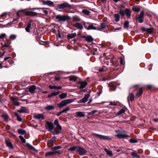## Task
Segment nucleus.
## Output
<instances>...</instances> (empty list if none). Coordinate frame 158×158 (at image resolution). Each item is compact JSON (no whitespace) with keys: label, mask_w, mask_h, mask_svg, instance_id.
I'll return each instance as SVG.
<instances>
[{"label":"nucleus","mask_w":158,"mask_h":158,"mask_svg":"<svg viewBox=\"0 0 158 158\" xmlns=\"http://www.w3.org/2000/svg\"><path fill=\"white\" fill-rule=\"evenodd\" d=\"M73 99H67L63 100L60 102L59 103L57 104V107L59 108H61L68 104L73 102Z\"/></svg>","instance_id":"1"},{"label":"nucleus","mask_w":158,"mask_h":158,"mask_svg":"<svg viewBox=\"0 0 158 158\" xmlns=\"http://www.w3.org/2000/svg\"><path fill=\"white\" fill-rule=\"evenodd\" d=\"M56 19H58L60 21H65L69 20L70 19V17L69 16H66L60 15L56 16Z\"/></svg>","instance_id":"2"},{"label":"nucleus","mask_w":158,"mask_h":158,"mask_svg":"<svg viewBox=\"0 0 158 158\" xmlns=\"http://www.w3.org/2000/svg\"><path fill=\"white\" fill-rule=\"evenodd\" d=\"M26 9L19 10L20 12H24L27 16H34L37 15V13L31 11H25Z\"/></svg>","instance_id":"3"},{"label":"nucleus","mask_w":158,"mask_h":158,"mask_svg":"<svg viewBox=\"0 0 158 158\" xmlns=\"http://www.w3.org/2000/svg\"><path fill=\"white\" fill-rule=\"evenodd\" d=\"M92 135L96 136L97 138L100 139H103L107 140H111L112 139L111 138L107 136L103 135L96 133H94L92 134Z\"/></svg>","instance_id":"4"},{"label":"nucleus","mask_w":158,"mask_h":158,"mask_svg":"<svg viewBox=\"0 0 158 158\" xmlns=\"http://www.w3.org/2000/svg\"><path fill=\"white\" fill-rule=\"evenodd\" d=\"M71 6L69 3L65 2L58 5L57 8L58 9H62L65 8H71Z\"/></svg>","instance_id":"5"},{"label":"nucleus","mask_w":158,"mask_h":158,"mask_svg":"<svg viewBox=\"0 0 158 158\" xmlns=\"http://www.w3.org/2000/svg\"><path fill=\"white\" fill-rule=\"evenodd\" d=\"M125 132L124 131H122L120 133L118 134L115 135V136L118 138H123L127 137H129V136L125 134Z\"/></svg>","instance_id":"6"},{"label":"nucleus","mask_w":158,"mask_h":158,"mask_svg":"<svg viewBox=\"0 0 158 158\" xmlns=\"http://www.w3.org/2000/svg\"><path fill=\"white\" fill-rule=\"evenodd\" d=\"M144 11H141L139 15L136 18V19L139 20V22L141 23L143 22V18L144 17Z\"/></svg>","instance_id":"7"},{"label":"nucleus","mask_w":158,"mask_h":158,"mask_svg":"<svg viewBox=\"0 0 158 158\" xmlns=\"http://www.w3.org/2000/svg\"><path fill=\"white\" fill-rule=\"evenodd\" d=\"M54 125L51 122H47L46 127L47 129L49 131H51L53 129Z\"/></svg>","instance_id":"8"},{"label":"nucleus","mask_w":158,"mask_h":158,"mask_svg":"<svg viewBox=\"0 0 158 158\" xmlns=\"http://www.w3.org/2000/svg\"><path fill=\"white\" fill-rule=\"evenodd\" d=\"M77 151L79 154L82 155H84L87 152L86 151L84 148L79 147L77 149Z\"/></svg>","instance_id":"9"},{"label":"nucleus","mask_w":158,"mask_h":158,"mask_svg":"<svg viewBox=\"0 0 158 158\" xmlns=\"http://www.w3.org/2000/svg\"><path fill=\"white\" fill-rule=\"evenodd\" d=\"M90 96V95L89 94H85L84 98L80 100V102L81 103L86 102Z\"/></svg>","instance_id":"10"},{"label":"nucleus","mask_w":158,"mask_h":158,"mask_svg":"<svg viewBox=\"0 0 158 158\" xmlns=\"http://www.w3.org/2000/svg\"><path fill=\"white\" fill-rule=\"evenodd\" d=\"M33 118L37 119H43L44 117L43 114H35L33 116Z\"/></svg>","instance_id":"11"},{"label":"nucleus","mask_w":158,"mask_h":158,"mask_svg":"<svg viewBox=\"0 0 158 158\" xmlns=\"http://www.w3.org/2000/svg\"><path fill=\"white\" fill-rule=\"evenodd\" d=\"M56 137H54L51 138L48 142V144L49 145L50 147L53 146L54 145V142L55 141Z\"/></svg>","instance_id":"12"},{"label":"nucleus","mask_w":158,"mask_h":158,"mask_svg":"<svg viewBox=\"0 0 158 158\" xmlns=\"http://www.w3.org/2000/svg\"><path fill=\"white\" fill-rule=\"evenodd\" d=\"M79 84L80 85V88L82 89L85 88L87 85V83L86 81H81L79 82Z\"/></svg>","instance_id":"13"},{"label":"nucleus","mask_w":158,"mask_h":158,"mask_svg":"<svg viewBox=\"0 0 158 158\" xmlns=\"http://www.w3.org/2000/svg\"><path fill=\"white\" fill-rule=\"evenodd\" d=\"M153 28H143V31H146L148 33L150 34H151L153 31Z\"/></svg>","instance_id":"14"},{"label":"nucleus","mask_w":158,"mask_h":158,"mask_svg":"<svg viewBox=\"0 0 158 158\" xmlns=\"http://www.w3.org/2000/svg\"><path fill=\"white\" fill-rule=\"evenodd\" d=\"M49 88L50 89H56V90L60 89L61 88V87L60 86H57L55 85H50L49 86Z\"/></svg>","instance_id":"15"},{"label":"nucleus","mask_w":158,"mask_h":158,"mask_svg":"<svg viewBox=\"0 0 158 158\" xmlns=\"http://www.w3.org/2000/svg\"><path fill=\"white\" fill-rule=\"evenodd\" d=\"M126 111V109L125 108H122L120 110L118 111L117 113L116 114V116H118L122 114L123 113H124L125 111Z\"/></svg>","instance_id":"16"},{"label":"nucleus","mask_w":158,"mask_h":158,"mask_svg":"<svg viewBox=\"0 0 158 158\" xmlns=\"http://www.w3.org/2000/svg\"><path fill=\"white\" fill-rule=\"evenodd\" d=\"M17 111L21 113H24L27 112V109L24 107H22L19 110H18Z\"/></svg>","instance_id":"17"},{"label":"nucleus","mask_w":158,"mask_h":158,"mask_svg":"<svg viewBox=\"0 0 158 158\" xmlns=\"http://www.w3.org/2000/svg\"><path fill=\"white\" fill-rule=\"evenodd\" d=\"M55 106L53 105H48L45 107V110L48 111H49L53 109Z\"/></svg>","instance_id":"18"},{"label":"nucleus","mask_w":158,"mask_h":158,"mask_svg":"<svg viewBox=\"0 0 158 158\" xmlns=\"http://www.w3.org/2000/svg\"><path fill=\"white\" fill-rule=\"evenodd\" d=\"M36 89V87L35 85H32L31 86L29 89V91L31 93L34 92L35 90Z\"/></svg>","instance_id":"19"},{"label":"nucleus","mask_w":158,"mask_h":158,"mask_svg":"<svg viewBox=\"0 0 158 158\" xmlns=\"http://www.w3.org/2000/svg\"><path fill=\"white\" fill-rule=\"evenodd\" d=\"M1 116L4 119V121L6 122L8 121L9 116L7 114H2Z\"/></svg>","instance_id":"20"},{"label":"nucleus","mask_w":158,"mask_h":158,"mask_svg":"<svg viewBox=\"0 0 158 158\" xmlns=\"http://www.w3.org/2000/svg\"><path fill=\"white\" fill-rule=\"evenodd\" d=\"M143 88L141 87L140 88L139 90V91L136 94V95L137 97H139L143 94Z\"/></svg>","instance_id":"21"},{"label":"nucleus","mask_w":158,"mask_h":158,"mask_svg":"<svg viewBox=\"0 0 158 158\" xmlns=\"http://www.w3.org/2000/svg\"><path fill=\"white\" fill-rule=\"evenodd\" d=\"M74 26L78 29H82L83 28V26L81 23H75Z\"/></svg>","instance_id":"22"},{"label":"nucleus","mask_w":158,"mask_h":158,"mask_svg":"<svg viewBox=\"0 0 158 158\" xmlns=\"http://www.w3.org/2000/svg\"><path fill=\"white\" fill-rule=\"evenodd\" d=\"M134 98V95L133 94H130L129 96L127 97L128 100H129L131 101H132Z\"/></svg>","instance_id":"23"},{"label":"nucleus","mask_w":158,"mask_h":158,"mask_svg":"<svg viewBox=\"0 0 158 158\" xmlns=\"http://www.w3.org/2000/svg\"><path fill=\"white\" fill-rule=\"evenodd\" d=\"M131 155L133 158H140V156L135 152H132Z\"/></svg>","instance_id":"24"},{"label":"nucleus","mask_w":158,"mask_h":158,"mask_svg":"<svg viewBox=\"0 0 158 158\" xmlns=\"http://www.w3.org/2000/svg\"><path fill=\"white\" fill-rule=\"evenodd\" d=\"M76 36V35L75 33H72L71 34H68L67 35V37L69 39H72Z\"/></svg>","instance_id":"25"},{"label":"nucleus","mask_w":158,"mask_h":158,"mask_svg":"<svg viewBox=\"0 0 158 158\" xmlns=\"http://www.w3.org/2000/svg\"><path fill=\"white\" fill-rule=\"evenodd\" d=\"M76 114L78 117H82L85 116V114L83 112L78 111L76 113Z\"/></svg>","instance_id":"26"},{"label":"nucleus","mask_w":158,"mask_h":158,"mask_svg":"<svg viewBox=\"0 0 158 158\" xmlns=\"http://www.w3.org/2000/svg\"><path fill=\"white\" fill-rule=\"evenodd\" d=\"M85 39L87 41L89 42H91L94 40L93 38L90 35L87 36L85 38Z\"/></svg>","instance_id":"27"},{"label":"nucleus","mask_w":158,"mask_h":158,"mask_svg":"<svg viewBox=\"0 0 158 158\" xmlns=\"http://www.w3.org/2000/svg\"><path fill=\"white\" fill-rule=\"evenodd\" d=\"M87 30H96V28L92 24H90L89 26L86 28Z\"/></svg>","instance_id":"28"},{"label":"nucleus","mask_w":158,"mask_h":158,"mask_svg":"<svg viewBox=\"0 0 158 158\" xmlns=\"http://www.w3.org/2000/svg\"><path fill=\"white\" fill-rule=\"evenodd\" d=\"M77 77L75 76H69V79L70 81L75 82L77 80Z\"/></svg>","instance_id":"29"},{"label":"nucleus","mask_w":158,"mask_h":158,"mask_svg":"<svg viewBox=\"0 0 158 158\" xmlns=\"http://www.w3.org/2000/svg\"><path fill=\"white\" fill-rule=\"evenodd\" d=\"M104 150L108 155L110 156H113V153L111 151L108 150L106 148H105Z\"/></svg>","instance_id":"30"},{"label":"nucleus","mask_w":158,"mask_h":158,"mask_svg":"<svg viewBox=\"0 0 158 158\" xmlns=\"http://www.w3.org/2000/svg\"><path fill=\"white\" fill-rule=\"evenodd\" d=\"M18 132L20 134L24 135L26 132V131L24 130L21 129H19L18 130Z\"/></svg>","instance_id":"31"},{"label":"nucleus","mask_w":158,"mask_h":158,"mask_svg":"<svg viewBox=\"0 0 158 158\" xmlns=\"http://www.w3.org/2000/svg\"><path fill=\"white\" fill-rule=\"evenodd\" d=\"M114 17L115 18V20L116 22H118L119 21L120 17L118 14H115L114 15Z\"/></svg>","instance_id":"32"},{"label":"nucleus","mask_w":158,"mask_h":158,"mask_svg":"<svg viewBox=\"0 0 158 158\" xmlns=\"http://www.w3.org/2000/svg\"><path fill=\"white\" fill-rule=\"evenodd\" d=\"M125 13L128 17H130L131 15V13L130 10L127 8L125 10Z\"/></svg>","instance_id":"33"},{"label":"nucleus","mask_w":158,"mask_h":158,"mask_svg":"<svg viewBox=\"0 0 158 158\" xmlns=\"http://www.w3.org/2000/svg\"><path fill=\"white\" fill-rule=\"evenodd\" d=\"M73 19L74 21H80L81 19L77 16H74L73 17Z\"/></svg>","instance_id":"34"},{"label":"nucleus","mask_w":158,"mask_h":158,"mask_svg":"<svg viewBox=\"0 0 158 158\" xmlns=\"http://www.w3.org/2000/svg\"><path fill=\"white\" fill-rule=\"evenodd\" d=\"M6 145L10 148L13 149V145L11 142L9 141L6 142Z\"/></svg>","instance_id":"35"},{"label":"nucleus","mask_w":158,"mask_h":158,"mask_svg":"<svg viewBox=\"0 0 158 158\" xmlns=\"http://www.w3.org/2000/svg\"><path fill=\"white\" fill-rule=\"evenodd\" d=\"M31 26V24L30 23H29L27 24V27L25 28L27 32H30V28Z\"/></svg>","instance_id":"36"},{"label":"nucleus","mask_w":158,"mask_h":158,"mask_svg":"<svg viewBox=\"0 0 158 158\" xmlns=\"http://www.w3.org/2000/svg\"><path fill=\"white\" fill-rule=\"evenodd\" d=\"M56 153V152H53V151H51V152H46L45 154V155L46 156H48L49 155H52Z\"/></svg>","instance_id":"37"},{"label":"nucleus","mask_w":158,"mask_h":158,"mask_svg":"<svg viewBox=\"0 0 158 158\" xmlns=\"http://www.w3.org/2000/svg\"><path fill=\"white\" fill-rule=\"evenodd\" d=\"M82 12L84 14L88 15L90 14V12L89 11L86 10H82Z\"/></svg>","instance_id":"38"},{"label":"nucleus","mask_w":158,"mask_h":158,"mask_svg":"<svg viewBox=\"0 0 158 158\" xmlns=\"http://www.w3.org/2000/svg\"><path fill=\"white\" fill-rule=\"evenodd\" d=\"M67 94L63 93L59 95V97L61 99H63L65 98L67 96Z\"/></svg>","instance_id":"39"},{"label":"nucleus","mask_w":158,"mask_h":158,"mask_svg":"<svg viewBox=\"0 0 158 158\" xmlns=\"http://www.w3.org/2000/svg\"><path fill=\"white\" fill-rule=\"evenodd\" d=\"M132 10L133 11L136 12H139L140 10V9L139 8L136 7L135 6L132 8Z\"/></svg>","instance_id":"40"},{"label":"nucleus","mask_w":158,"mask_h":158,"mask_svg":"<svg viewBox=\"0 0 158 158\" xmlns=\"http://www.w3.org/2000/svg\"><path fill=\"white\" fill-rule=\"evenodd\" d=\"M129 22L128 21H126L124 23V26L125 28H128L129 27Z\"/></svg>","instance_id":"41"},{"label":"nucleus","mask_w":158,"mask_h":158,"mask_svg":"<svg viewBox=\"0 0 158 158\" xmlns=\"http://www.w3.org/2000/svg\"><path fill=\"white\" fill-rule=\"evenodd\" d=\"M129 142L131 143H136L138 142V141L134 139H130Z\"/></svg>","instance_id":"42"},{"label":"nucleus","mask_w":158,"mask_h":158,"mask_svg":"<svg viewBox=\"0 0 158 158\" xmlns=\"http://www.w3.org/2000/svg\"><path fill=\"white\" fill-rule=\"evenodd\" d=\"M45 4L49 6H53L54 5L53 2L51 1H46Z\"/></svg>","instance_id":"43"},{"label":"nucleus","mask_w":158,"mask_h":158,"mask_svg":"<svg viewBox=\"0 0 158 158\" xmlns=\"http://www.w3.org/2000/svg\"><path fill=\"white\" fill-rule=\"evenodd\" d=\"M60 92L59 91H57V92H52L51 93V94L52 96H54L56 95H58L60 94Z\"/></svg>","instance_id":"44"},{"label":"nucleus","mask_w":158,"mask_h":158,"mask_svg":"<svg viewBox=\"0 0 158 158\" xmlns=\"http://www.w3.org/2000/svg\"><path fill=\"white\" fill-rule=\"evenodd\" d=\"M61 148L60 146H55L52 148V150H56L60 149Z\"/></svg>","instance_id":"45"},{"label":"nucleus","mask_w":158,"mask_h":158,"mask_svg":"<svg viewBox=\"0 0 158 158\" xmlns=\"http://www.w3.org/2000/svg\"><path fill=\"white\" fill-rule=\"evenodd\" d=\"M77 148V146H74L73 147L68 148V150L69 151H75Z\"/></svg>","instance_id":"46"},{"label":"nucleus","mask_w":158,"mask_h":158,"mask_svg":"<svg viewBox=\"0 0 158 158\" xmlns=\"http://www.w3.org/2000/svg\"><path fill=\"white\" fill-rule=\"evenodd\" d=\"M19 138L21 141L23 143H25L26 142V140L24 139L23 137L22 136H20Z\"/></svg>","instance_id":"47"},{"label":"nucleus","mask_w":158,"mask_h":158,"mask_svg":"<svg viewBox=\"0 0 158 158\" xmlns=\"http://www.w3.org/2000/svg\"><path fill=\"white\" fill-rule=\"evenodd\" d=\"M69 109L70 108L68 107H67L63 110H62L61 111L62 113H63L68 111L69 110Z\"/></svg>","instance_id":"48"},{"label":"nucleus","mask_w":158,"mask_h":158,"mask_svg":"<svg viewBox=\"0 0 158 158\" xmlns=\"http://www.w3.org/2000/svg\"><path fill=\"white\" fill-rule=\"evenodd\" d=\"M110 106H117L118 105V104L117 102H111L109 104Z\"/></svg>","instance_id":"49"},{"label":"nucleus","mask_w":158,"mask_h":158,"mask_svg":"<svg viewBox=\"0 0 158 158\" xmlns=\"http://www.w3.org/2000/svg\"><path fill=\"white\" fill-rule=\"evenodd\" d=\"M16 37V36L15 35H10V39L11 40H14L15 39Z\"/></svg>","instance_id":"50"},{"label":"nucleus","mask_w":158,"mask_h":158,"mask_svg":"<svg viewBox=\"0 0 158 158\" xmlns=\"http://www.w3.org/2000/svg\"><path fill=\"white\" fill-rule=\"evenodd\" d=\"M13 103L16 106H19L20 105L19 102H18L13 101Z\"/></svg>","instance_id":"51"},{"label":"nucleus","mask_w":158,"mask_h":158,"mask_svg":"<svg viewBox=\"0 0 158 158\" xmlns=\"http://www.w3.org/2000/svg\"><path fill=\"white\" fill-rule=\"evenodd\" d=\"M124 64V61L122 58H120V64Z\"/></svg>","instance_id":"52"},{"label":"nucleus","mask_w":158,"mask_h":158,"mask_svg":"<svg viewBox=\"0 0 158 158\" xmlns=\"http://www.w3.org/2000/svg\"><path fill=\"white\" fill-rule=\"evenodd\" d=\"M26 144L27 145V146L28 147H29L31 149H33L34 148V147L33 146L31 145L29 143H26Z\"/></svg>","instance_id":"53"},{"label":"nucleus","mask_w":158,"mask_h":158,"mask_svg":"<svg viewBox=\"0 0 158 158\" xmlns=\"http://www.w3.org/2000/svg\"><path fill=\"white\" fill-rule=\"evenodd\" d=\"M56 127L59 130H62V127L59 124L56 125Z\"/></svg>","instance_id":"54"},{"label":"nucleus","mask_w":158,"mask_h":158,"mask_svg":"<svg viewBox=\"0 0 158 158\" xmlns=\"http://www.w3.org/2000/svg\"><path fill=\"white\" fill-rule=\"evenodd\" d=\"M125 11L123 10H120L119 11L120 14L122 16H124L125 15Z\"/></svg>","instance_id":"55"},{"label":"nucleus","mask_w":158,"mask_h":158,"mask_svg":"<svg viewBox=\"0 0 158 158\" xmlns=\"http://www.w3.org/2000/svg\"><path fill=\"white\" fill-rule=\"evenodd\" d=\"M106 27V25L104 23H102L101 24V27H100V28H105Z\"/></svg>","instance_id":"56"},{"label":"nucleus","mask_w":158,"mask_h":158,"mask_svg":"<svg viewBox=\"0 0 158 158\" xmlns=\"http://www.w3.org/2000/svg\"><path fill=\"white\" fill-rule=\"evenodd\" d=\"M6 36V34L5 33H3L0 36V38L1 39H3Z\"/></svg>","instance_id":"57"},{"label":"nucleus","mask_w":158,"mask_h":158,"mask_svg":"<svg viewBox=\"0 0 158 158\" xmlns=\"http://www.w3.org/2000/svg\"><path fill=\"white\" fill-rule=\"evenodd\" d=\"M109 61L108 60H106L104 61L105 64L106 65H108L109 64Z\"/></svg>","instance_id":"58"},{"label":"nucleus","mask_w":158,"mask_h":158,"mask_svg":"<svg viewBox=\"0 0 158 158\" xmlns=\"http://www.w3.org/2000/svg\"><path fill=\"white\" fill-rule=\"evenodd\" d=\"M114 83H110V84H109V86L110 87V86H112L114 88H115V85H114Z\"/></svg>","instance_id":"59"},{"label":"nucleus","mask_w":158,"mask_h":158,"mask_svg":"<svg viewBox=\"0 0 158 158\" xmlns=\"http://www.w3.org/2000/svg\"><path fill=\"white\" fill-rule=\"evenodd\" d=\"M54 124L56 125L58 124H59L58 122V120L57 119H56L54 122Z\"/></svg>","instance_id":"60"},{"label":"nucleus","mask_w":158,"mask_h":158,"mask_svg":"<svg viewBox=\"0 0 158 158\" xmlns=\"http://www.w3.org/2000/svg\"><path fill=\"white\" fill-rule=\"evenodd\" d=\"M98 112V111L96 110H92V111L90 112V114H93Z\"/></svg>","instance_id":"61"},{"label":"nucleus","mask_w":158,"mask_h":158,"mask_svg":"<svg viewBox=\"0 0 158 158\" xmlns=\"http://www.w3.org/2000/svg\"><path fill=\"white\" fill-rule=\"evenodd\" d=\"M58 37L59 38H61V36L60 34V32L59 30H58Z\"/></svg>","instance_id":"62"},{"label":"nucleus","mask_w":158,"mask_h":158,"mask_svg":"<svg viewBox=\"0 0 158 158\" xmlns=\"http://www.w3.org/2000/svg\"><path fill=\"white\" fill-rule=\"evenodd\" d=\"M17 119L18 121H21L22 120V119L20 117V116H19L18 117H17Z\"/></svg>","instance_id":"63"},{"label":"nucleus","mask_w":158,"mask_h":158,"mask_svg":"<svg viewBox=\"0 0 158 158\" xmlns=\"http://www.w3.org/2000/svg\"><path fill=\"white\" fill-rule=\"evenodd\" d=\"M62 114V113L61 112V111H60V112H58L56 114V115H57V116H59L61 114Z\"/></svg>","instance_id":"64"}]
</instances>
